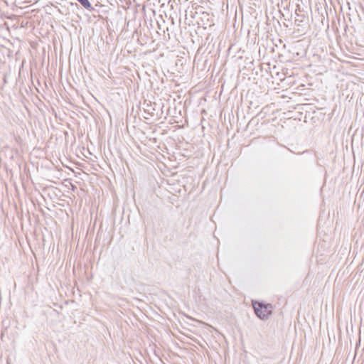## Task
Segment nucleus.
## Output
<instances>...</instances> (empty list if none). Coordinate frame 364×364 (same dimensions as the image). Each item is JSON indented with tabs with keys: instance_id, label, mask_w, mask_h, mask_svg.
<instances>
[{
	"instance_id": "1",
	"label": "nucleus",
	"mask_w": 364,
	"mask_h": 364,
	"mask_svg": "<svg viewBox=\"0 0 364 364\" xmlns=\"http://www.w3.org/2000/svg\"><path fill=\"white\" fill-rule=\"evenodd\" d=\"M255 315L261 320H267L272 315L273 307L271 304L262 301H252Z\"/></svg>"
},
{
	"instance_id": "2",
	"label": "nucleus",
	"mask_w": 364,
	"mask_h": 364,
	"mask_svg": "<svg viewBox=\"0 0 364 364\" xmlns=\"http://www.w3.org/2000/svg\"><path fill=\"white\" fill-rule=\"evenodd\" d=\"M56 163L60 162L63 166H65L63 163V161H55ZM59 164H55L53 161H43V162L41 164V169L42 171L44 170L50 171L51 172H55L59 171L60 169L58 168Z\"/></svg>"
},
{
	"instance_id": "3",
	"label": "nucleus",
	"mask_w": 364,
	"mask_h": 364,
	"mask_svg": "<svg viewBox=\"0 0 364 364\" xmlns=\"http://www.w3.org/2000/svg\"><path fill=\"white\" fill-rule=\"evenodd\" d=\"M23 166L25 171L29 173L31 171L34 172L35 171H38L39 170L38 161H26Z\"/></svg>"
},
{
	"instance_id": "4",
	"label": "nucleus",
	"mask_w": 364,
	"mask_h": 364,
	"mask_svg": "<svg viewBox=\"0 0 364 364\" xmlns=\"http://www.w3.org/2000/svg\"><path fill=\"white\" fill-rule=\"evenodd\" d=\"M80 4L86 9H89L91 4L88 0H78Z\"/></svg>"
},
{
	"instance_id": "5",
	"label": "nucleus",
	"mask_w": 364,
	"mask_h": 364,
	"mask_svg": "<svg viewBox=\"0 0 364 364\" xmlns=\"http://www.w3.org/2000/svg\"><path fill=\"white\" fill-rule=\"evenodd\" d=\"M65 181H68V182L70 183V186H71V189H72L73 191H75V189H77L76 186H75V185H74V184H73L70 181H68V180H65Z\"/></svg>"
},
{
	"instance_id": "6",
	"label": "nucleus",
	"mask_w": 364,
	"mask_h": 364,
	"mask_svg": "<svg viewBox=\"0 0 364 364\" xmlns=\"http://www.w3.org/2000/svg\"><path fill=\"white\" fill-rule=\"evenodd\" d=\"M102 162H103L104 164L107 165V166H109L111 168V164H107V161L104 160V161H102Z\"/></svg>"
},
{
	"instance_id": "7",
	"label": "nucleus",
	"mask_w": 364,
	"mask_h": 364,
	"mask_svg": "<svg viewBox=\"0 0 364 364\" xmlns=\"http://www.w3.org/2000/svg\"><path fill=\"white\" fill-rule=\"evenodd\" d=\"M159 161L160 162V164H161V166H167V164H166L163 163L161 161Z\"/></svg>"
},
{
	"instance_id": "8",
	"label": "nucleus",
	"mask_w": 364,
	"mask_h": 364,
	"mask_svg": "<svg viewBox=\"0 0 364 364\" xmlns=\"http://www.w3.org/2000/svg\"><path fill=\"white\" fill-rule=\"evenodd\" d=\"M176 161H173V162H176ZM168 162H169V163H170V162H173V161L169 160V161H168Z\"/></svg>"
},
{
	"instance_id": "9",
	"label": "nucleus",
	"mask_w": 364,
	"mask_h": 364,
	"mask_svg": "<svg viewBox=\"0 0 364 364\" xmlns=\"http://www.w3.org/2000/svg\"><path fill=\"white\" fill-rule=\"evenodd\" d=\"M77 165H78L79 166H82V167L85 168V167H84V166L81 165L80 164H77Z\"/></svg>"
},
{
	"instance_id": "10",
	"label": "nucleus",
	"mask_w": 364,
	"mask_h": 364,
	"mask_svg": "<svg viewBox=\"0 0 364 364\" xmlns=\"http://www.w3.org/2000/svg\"><path fill=\"white\" fill-rule=\"evenodd\" d=\"M173 168H177V165H173Z\"/></svg>"
}]
</instances>
